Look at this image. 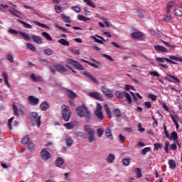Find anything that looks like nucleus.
I'll return each instance as SVG.
<instances>
[{
	"label": "nucleus",
	"instance_id": "864d4df0",
	"mask_svg": "<svg viewBox=\"0 0 182 182\" xmlns=\"http://www.w3.org/2000/svg\"><path fill=\"white\" fill-rule=\"evenodd\" d=\"M102 58H105V59H107V60H109V62H113L114 60L113 59V58H112V56L107 55V54H102Z\"/></svg>",
	"mask_w": 182,
	"mask_h": 182
},
{
	"label": "nucleus",
	"instance_id": "c756f323",
	"mask_svg": "<svg viewBox=\"0 0 182 182\" xmlns=\"http://www.w3.org/2000/svg\"><path fill=\"white\" fill-rule=\"evenodd\" d=\"M126 93L125 91L121 92V91H116L115 92V96L118 97L119 99H123L124 97V94Z\"/></svg>",
	"mask_w": 182,
	"mask_h": 182
},
{
	"label": "nucleus",
	"instance_id": "58836bf2",
	"mask_svg": "<svg viewBox=\"0 0 182 182\" xmlns=\"http://www.w3.org/2000/svg\"><path fill=\"white\" fill-rule=\"evenodd\" d=\"M113 115L115 117H120V116H122V112L120 111V109L116 108L114 112H113Z\"/></svg>",
	"mask_w": 182,
	"mask_h": 182
},
{
	"label": "nucleus",
	"instance_id": "6e6552de",
	"mask_svg": "<svg viewBox=\"0 0 182 182\" xmlns=\"http://www.w3.org/2000/svg\"><path fill=\"white\" fill-rule=\"evenodd\" d=\"M102 109H103V106H102L100 104H97V108L95 111V116L100 119L103 120L105 119V117L103 116V112H102Z\"/></svg>",
	"mask_w": 182,
	"mask_h": 182
},
{
	"label": "nucleus",
	"instance_id": "6ab92c4d",
	"mask_svg": "<svg viewBox=\"0 0 182 182\" xmlns=\"http://www.w3.org/2000/svg\"><path fill=\"white\" fill-rule=\"evenodd\" d=\"M105 135L109 140H113V134H112V129H110V127L106 128Z\"/></svg>",
	"mask_w": 182,
	"mask_h": 182
},
{
	"label": "nucleus",
	"instance_id": "2f4dec72",
	"mask_svg": "<svg viewBox=\"0 0 182 182\" xmlns=\"http://www.w3.org/2000/svg\"><path fill=\"white\" fill-rule=\"evenodd\" d=\"M115 159H116V156H114L113 154H109L108 157L106 159V161H107V163H113Z\"/></svg>",
	"mask_w": 182,
	"mask_h": 182
},
{
	"label": "nucleus",
	"instance_id": "ddd939ff",
	"mask_svg": "<svg viewBox=\"0 0 182 182\" xmlns=\"http://www.w3.org/2000/svg\"><path fill=\"white\" fill-rule=\"evenodd\" d=\"M82 75H84L85 77H87L89 80H91V82H93V83H95V85H99V80H97V79H96V77L92 75L90 73H87V71H84L82 73Z\"/></svg>",
	"mask_w": 182,
	"mask_h": 182
},
{
	"label": "nucleus",
	"instance_id": "f3484780",
	"mask_svg": "<svg viewBox=\"0 0 182 182\" xmlns=\"http://www.w3.org/2000/svg\"><path fill=\"white\" fill-rule=\"evenodd\" d=\"M31 39L33 41V42H35V43H37V45H41L43 42L42 41V38L36 35L31 36Z\"/></svg>",
	"mask_w": 182,
	"mask_h": 182
},
{
	"label": "nucleus",
	"instance_id": "f8f14e48",
	"mask_svg": "<svg viewBox=\"0 0 182 182\" xmlns=\"http://www.w3.org/2000/svg\"><path fill=\"white\" fill-rule=\"evenodd\" d=\"M27 99L31 106H37V105H39V98H36L33 95L28 96Z\"/></svg>",
	"mask_w": 182,
	"mask_h": 182
},
{
	"label": "nucleus",
	"instance_id": "a878e982",
	"mask_svg": "<svg viewBox=\"0 0 182 182\" xmlns=\"http://www.w3.org/2000/svg\"><path fill=\"white\" fill-rule=\"evenodd\" d=\"M31 79H32L33 82H42V77L36 76L35 74H31Z\"/></svg>",
	"mask_w": 182,
	"mask_h": 182
},
{
	"label": "nucleus",
	"instance_id": "09e8293b",
	"mask_svg": "<svg viewBox=\"0 0 182 182\" xmlns=\"http://www.w3.org/2000/svg\"><path fill=\"white\" fill-rule=\"evenodd\" d=\"M9 12H10V14H11V15H14V16H16V18H19V14H20V12L18 11L16 9H14V11L9 9ZM16 12H18V14Z\"/></svg>",
	"mask_w": 182,
	"mask_h": 182
},
{
	"label": "nucleus",
	"instance_id": "c85d7f7f",
	"mask_svg": "<svg viewBox=\"0 0 182 182\" xmlns=\"http://www.w3.org/2000/svg\"><path fill=\"white\" fill-rule=\"evenodd\" d=\"M65 144L68 147H71L73 144V139L72 137H67L65 139Z\"/></svg>",
	"mask_w": 182,
	"mask_h": 182
},
{
	"label": "nucleus",
	"instance_id": "c9c22d12",
	"mask_svg": "<svg viewBox=\"0 0 182 182\" xmlns=\"http://www.w3.org/2000/svg\"><path fill=\"white\" fill-rule=\"evenodd\" d=\"M124 97L126 98L128 105H132V97L130 96V94L125 92V94H124Z\"/></svg>",
	"mask_w": 182,
	"mask_h": 182
},
{
	"label": "nucleus",
	"instance_id": "aec40b11",
	"mask_svg": "<svg viewBox=\"0 0 182 182\" xmlns=\"http://www.w3.org/2000/svg\"><path fill=\"white\" fill-rule=\"evenodd\" d=\"M66 95L69 99H75V97H77V95H76V93H75V92H73L70 90H66Z\"/></svg>",
	"mask_w": 182,
	"mask_h": 182
},
{
	"label": "nucleus",
	"instance_id": "423d86ee",
	"mask_svg": "<svg viewBox=\"0 0 182 182\" xmlns=\"http://www.w3.org/2000/svg\"><path fill=\"white\" fill-rule=\"evenodd\" d=\"M89 124H85L84 126V130L85 132H87L88 134V141L89 143H92V141H95L96 140V136H95V129L90 128Z\"/></svg>",
	"mask_w": 182,
	"mask_h": 182
},
{
	"label": "nucleus",
	"instance_id": "a211bd4d",
	"mask_svg": "<svg viewBox=\"0 0 182 182\" xmlns=\"http://www.w3.org/2000/svg\"><path fill=\"white\" fill-rule=\"evenodd\" d=\"M54 68L55 69V70H57V72H67L68 70H66V68H65V66H63L62 64H58L56 65H54Z\"/></svg>",
	"mask_w": 182,
	"mask_h": 182
},
{
	"label": "nucleus",
	"instance_id": "4c0bfd02",
	"mask_svg": "<svg viewBox=\"0 0 182 182\" xmlns=\"http://www.w3.org/2000/svg\"><path fill=\"white\" fill-rule=\"evenodd\" d=\"M59 43H61V45H63V46H69L70 43L69 41H66L64 38H60V40H58Z\"/></svg>",
	"mask_w": 182,
	"mask_h": 182
},
{
	"label": "nucleus",
	"instance_id": "4d7b16f0",
	"mask_svg": "<svg viewBox=\"0 0 182 182\" xmlns=\"http://www.w3.org/2000/svg\"><path fill=\"white\" fill-rule=\"evenodd\" d=\"M71 9H73V11H74V12H76L77 14H79V12H80V11H82L80 7H79L77 6H71Z\"/></svg>",
	"mask_w": 182,
	"mask_h": 182
},
{
	"label": "nucleus",
	"instance_id": "5fc2aeb1",
	"mask_svg": "<svg viewBox=\"0 0 182 182\" xmlns=\"http://www.w3.org/2000/svg\"><path fill=\"white\" fill-rule=\"evenodd\" d=\"M29 141V136L26 135L24 138L21 139L22 144H28Z\"/></svg>",
	"mask_w": 182,
	"mask_h": 182
},
{
	"label": "nucleus",
	"instance_id": "13d9d810",
	"mask_svg": "<svg viewBox=\"0 0 182 182\" xmlns=\"http://www.w3.org/2000/svg\"><path fill=\"white\" fill-rule=\"evenodd\" d=\"M112 45H113V46H114V48H117L118 49H126V48H124L122 46H119V44H117L116 42L112 41Z\"/></svg>",
	"mask_w": 182,
	"mask_h": 182
},
{
	"label": "nucleus",
	"instance_id": "69168bd1",
	"mask_svg": "<svg viewBox=\"0 0 182 182\" xmlns=\"http://www.w3.org/2000/svg\"><path fill=\"white\" fill-rule=\"evenodd\" d=\"M54 8L57 14H60V12H62V7H60V6L55 5Z\"/></svg>",
	"mask_w": 182,
	"mask_h": 182
},
{
	"label": "nucleus",
	"instance_id": "ea45409f",
	"mask_svg": "<svg viewBox=\"0 0 182 182\" xmlns=\"http://www.w3.org/2000/svg\"><path fill=\"white\" fill-rule=\"evenodd\" d=\"M136 174V178H140L143 177V173H141V169L140 168H136L135 169Z\"/></svg>",
	"mask_w": 182,
	"mask_h": 182
},
{
	"label": "nucleus",
	"instance_id": "e433bc0d",
	"mask_svg": "<svg viewBox=\"0 0 182 182\" xmlns=\"http://www.w3.org/2000/svg\"><path fill=\"white\" fill-rule=\"evenodd\" d=\"M20 23H22L23 26L26 28V29H32V26L23 21L19 20Z\"/></svg>",
	"mask_w": 182,
	"mask_h": 182
},
{
	"label": "nucleus",
	"instance_id": "3c124183",
	"mask_svg": "<svg viewBox=\"0 0 182 182\" xmlns=\"http://www.w3.org/2000/svg\"><path fill=\"white\" fill-rule=\"evenodd\" d=\"M170 139H173V140L177 141V139H178V135L176 132H173L171 134Z\"/></svg>",
	"mask_w": 182,
	"mask_h": 182
},
{
	"label": "nucleus",
	"instance_id": "9d476101",
	"mask_svg": "<svg viewBox=\"0 0 182 182\" xmlns=\"http://www.w3.org/2000/svg\"><path fill=\"white\" fill-rule=\"evenodd\" d=\"M41 157L42 160H44V161H46V160H49L50 159V153L48 151V149L46 148H43L41 151Z\"/></svg>",
	"mask_w": 182,
	"mask_h": 182
},
{
	"label": "nucleus",
	"instance_id": "e2e57ef3",
	"mask_svg": "<svg viewBox=\"0 0 182 182\" xmlns=\"http://www.w3.org/2000/svg\"><path fill=\"white\" fill-rule=\"evenodd\" d=\"M148 151H150V147H146L143 149L141 151V154H142V156H144V154H147Z\"/></svg>",
	"mask_w": 182,
	"mask_h": 182
},
{
	"label": "nucleus",
	"instance_id": "4be33fe9",
	"mask_svg": "<svg viewBox=\"0 0 182 182\" xmlns=\"http://www.w3.org/2000/svg\"><path fill=\"white\" fill-rule=\"evenodd\" d=\"M131 36L135 39H140V38L143 36V33L140 31H135L131 34Z\"/></svg>",
	"mask_w": 182,
	"mask_h": 182
},
{
	"label": "nucleus",
	"instance_id": "49530a36",
	"mask_svg": "<svg viewBox=\"0 0 182 182\" xmlns=\"http://www.w3.org/2000/svg\"><path fill=\"white\" fill-rule=\"evenodd\" d=\"M56 28L58 29H60V31H62L63 32H65L66 33H69V31H68V28H63L62 26L59 25L58 23L55 24Z\"/></svg>",
	"mask_w": 182,
	"mask_h": 182
},
{
	"label": "nucleus",
	"instance_id": "774afa93",
	"mask_svg": "<svg viewBox=\"0 0 182 182\" xmlns=\"http://www.w3.org/2000/svg\"><path fill=\"white\" fill-rule=\"evenodd\" d=\"M76 136H77V137H81V139H85V133L82 132H77Z\"/></svg>",
	"mask_w": 182,
	"mask_h": 182
},
{
	"label": "nucleus",
	"instance_id": "680f3d73",
	"mask_svg": "<svg viewBox=\"0 0 182 182\" xmlns=\"http://www.w3.org/2000/svg\"><path fill=\"white\" fill-rule=\"evenodd\" d=\"M175 16H182V11L178 9H174Z\"/></svg>",
	"mask_w": 182,
	"mask_h": 182
},
{
	"label": "nucleus",
	"instance_id": "a19ab883",
	"mask_svg": "<svg viewBox=\"0 0 182 182\" xmlns=\"http://www.w3.org/2000/svg\"><path fill=\"white\" fill-rule=\"evenodd\" d=\"M83 2L87 3V5L91 6V8H96V4H95L92 0H83Z\"/></svg>",
	"mask_w": 182,
	"mask_h": 182
},
{
	"label": "nucleus",
	"instance_id": "f704fd0d",
	"mask_svg": "<svg viewBox=\"0 0 182 182\" xmlns=\"http://www.w3.org/2000/svg\"><path fill=\"white\" fill-rule=\"evenodd\" d=\"M43 53L47 56H50L51 55H53V50L50 48H46L43 50Z\"/></svg>",
	"mask_w": 182,
	"mask_h": 182
},
{
	"label": "nucleus",
	"instance_id": "37998d69",
	"mask_svg": "<svg viewBox=\"0 0 182 182\" xmlns=\"http://www.w3.org/2000/svg\"><path fill=\"white\" fill-rule=\"evenodd\" d=\"M64 127H66V129H73L75 127V123L73 122H68L63 124Z\"/></svg>",
	"mask_w": 182,
	"mask_h": 182
},
{
	"label": "nucleus",
	"instance_id": "79ce46f5",
	"mask_svg": "<svg viewBox=\"0 0 182 182\" xmlns=\"http://www.w3.org/2000/svg\"><path fill=\"white\" fill-rule=\"evenodd\" d=\"M26 46H27V48H28V49H30V50H32V52L36 51V47H35V46H33V44H32L31 43H27Z\"/></svg>",
	"mask_w": 182,
	"mask_h": 182
},
{
	"label": "nucleus",
	"instance_id": "f03ea898",
	"mask_svg": "<svg viewBox=\"0 0 182 182\" xmlns=\"http://www.w3.org/2000/svg\"><path fill=\"white\" fill-rule=\"evenodd\" d=\"M75 113L78 117H84L85 122L89 123L92 120V112L85 105L75 107Z\"/></svg>",
	"mask_w": 182,
	"mask_h": 182
},
{
	"label": "nucleus",
	"instance_id": "39448f33",
	"mask_svg": "<svg viewBox=\"0 0 182 182\" xmlns=\"http://www.w3.org/2000/svg\"><path fill=\"white\" fill-rule=\"evenodd\" d=\"M61 109L63 120H65V122H69V120H70V117L72 116V111H70V108H69L66 105H62Z\"/></svg>",
	"mask_w": 182,
	"mask_h": 182
},
{
	"label": "nucleus",
	"instance_id": "1a4fd4ad",
	"mask_svg": "<svg viewBox=\"0 0 182 182\" xmlns=\"http://www.w3.org/2000/svg\"><path fill=\"white\" fill-rule=\"evenodd\" d=\"M101 92H102L103 95H105V96H107V97H109V99L113 98V92H112L110 89L107 88V87H101Z\"/></svg>",
	"mask_w": 182,
	"mask_h": 182
},
{
	"label": "nucleus",
	"instance_id": "2eb2a0df",
	"mask_svg": "<svg viewBox=\"0 0 182 182\" xmlns=\"http://www.w3.org/2000/svg\"><path fill=\"white\" fill-rule=\"evenodd\" d=\"M13 111L14 116H16V117H19V114H21V116H23V110L18 109V106H16V105L15 104H13Z\"/></svg>",
	"mask_w": 182,
	"mask_h": 182
},
{
	"label": "nucleus",
	"instance_id": "6e6d98bb",
	"mask_svg": "<svg viewBox=\"0 0 182 182\" xmlns=\"http://www.w3.org/2000/svg\"><path fill=\"white\" fill-rule=\"evenodd\" d=\"M97 133L98 137H102V136H103V134L105 133V130H103V129L102 128H98L97 129Z\"/></svg>",
	"mask_w": 182,
	"mask_h": 182
},
{
	"label": "nucleus",
	"instance_id": "393cba45",
	"mask_svg": "<svg viewBox=\"0 0 182 182\" xmlns=\"http://www.w3.org/2000/svg\"><path fill=\"white\" fill-rule=\"evenodd\" d=\"M2 77H4V83L6 85L7 87H11V85H9V82H8V74L6 72L4 71L2 73Z\"/></svg>",
	"mask_w": 182,
	"mask_h": 182
},
{
	"label": "nucleus",
	"instance_id": "f257e3e1",
	"mask_svg": "<svg viewBox=\"0 0 182 182\" xmlns=\"http://www.w3.org/2000/svg\"><path fill=\"white\" fill-rule=\"evenodd\" d=\"M75 113L78 117H84L85 122L89 123L92 120V112L85 105L75 107Z\"/></svg>",
	"mask_w": 182,
	"mask_h": 182
},
{
	"label": "nucleus",
	"instance_id": "b1692460",
	"mask_svg": "<svg viewBox=\"0 0 182 182\" xmlns=\"http://www.w3.org/2000/svg\"><path fill=\"white\" fill-rule=\"evenodd\" d=\"M170 117L172 119L173 123L175 124V126H176V129H178V127H180L178 126V122H177V120H178V116L173 115V114H171Z\"/></svg>",
	"mask_w": 182,
	"mask_h": 182
},
{
	"label": "nucleus",
	"instance_id": "4468645a",
	"mask_svg": "<svg viewBox=\"0 0 182 182\" xmlns=\"http://www.w3.org/2000/svg\"><path fill=\"white\" fill-rule=\"evenodd\" d=\"M31 117L35 120L37 127H41V117L38 114V112H32Z\"/></svg>",
	"mask_w": 182,
	"mask_h": 182
},
{
	"label": "nucleus",
	"instance_id": "412c9836",
	"mask_svg": "<svg viewBox=\"0 0 182 182\" xmlns=\"http://www.w3.org/2000/svg\"><path fill=\"white\" fill-rule=\"evenodd\" d=\"M173 6H176V3L174 1H169L167 5H166V13L167 14H170V12L171 11V8H173Z\"/></svg>",
	"mask_w": 182,
	"mask_h": 182
},
{
	"label": "nucleus",
	"instance_id": "0e129e2a",
	"mask_svg": "<svg viewBox=\"0 0 182 182\" xmlns=\"http://www.w3.org/2000/svg\"><path fill=\"white\" fill-rule=\"evenodd\" d=\"M8 32H9V33H11V35H17V33H18V35H19V32H21V31H18L15 29L11 28L8 31Z\"/></svg>",
	"mask_w": 182,
	"mask_h": 182
},
{
	"label": "nucleus",
	"instance_id": "8fccbe9b",
	"mask_svg": "<svg viewBox=\"0 0 182 182\" xmlns=\"http://www.w3.org/2000/svg\"><path fill=\"white\" fill-rule=\"evenodd\" d=\"M123 166H129L130 164V158H125L122 161Z\"/></svg>",
	"mask_w": 182,
	"mask_h": 182
},
{
	"label": "nucleus",
	"instance_id": "cd10ccee",
	"mask_svg": "<svg viewBox=\"0 0 182 182\" xmlns=\"http://www.w3.org/2000/svg\"><path fill=\"white\" fill-rule=\"evenodd\" d=\"M168 165L169 168H171L172 170L176 169V168L177 167V165L176 164V161H174L173 159L168 160Z\"/></svg>",
	"mask_w": 182,
	"mask_h": 182
},
{
	"label": "nucleus",
	"instance_id": "bb28decb",
	"mask_svg": "<svg viewBox=\"0 0 182 182\" xmlns=\"http://www.w3.org/2000/svg\"><path fill=\"white\" fill-rule=\"evenodd\" d=\"M104 107L105 109V113L107 114L109 119H112V111H110V108H109L107 104L104 105Z\"/></svg>",
	"mask_w": 182,
	"mask_h": 182
},
{
	"label": "nucleus",
	"instance_id": "7c9ffc66",
	"mask_svg": "<svg viewBox=\"0 0 182 182\" xmlns=\"http://www.w3.org/2000/svg\"><path fill=\"white\" fill-rule=\"evenodd\" d=\"M40 107L41 110H48V109L49 108V104L47 102H44L40 105Z\"/></svg>",
	"mask_w": 182,
	"mask_h": 182
},
{
	"label": "nucleus",
	"instance_id": "5701e85b",
	"mask_svg": "<svg viewBox=\"0 0 182 182\" xmlns=\"http://www.w3.org/2000/svg\"><path fill=\"white\" fill-rule=\"evenodd\" d=\"M64 164H65V160H63L62 157H58L55 160V164L57 167H62V166H63Z\"/></svg>",
	"mask_w": 182,
	"mask_h": 182
},
{
	"label": "nucleus",
	"instance_id": "9b49d317",
	"mask_svg": "<svg viewBox=\"0 0 182 182\" xmlns=\"http://www.w3.org/2000/svg\"><path fill=\"white\" fill-rule=\"evenodd\" d=\"M90 97H92V99H95V100H100V102H103V97L100 95V92H92L88 94Z\"/></svg>",
	"mask_w": 182,
	"mask_h": 182
},
{
	"label": "nucleus",
	"instance_id": "a18cd8bd",
	"mask_svg": "<svg viewBox=\"0 0 182 182\" xmlns=\"http://www.w3.org/2000/svg\"><path fill=\"white\" fill-rule=\"evenodd\" d=\"M6 59L9 60L10 63H14V62H15V60H14V56H12V55L9 53L6 55Z\"/></svg>",
	"mask_w": 182,
	"mask_h": 182
},
{
	"label": "nucleus",
	"instance_id": "052dcab7",
	"mask_svg": "<svg viewBox=\"0 0 182 182\" xmlns=\"http://www.w3.org/2000/svg\"><path fill=\"white\" fill-rule=\"evenodd\" d=\"M172 19V17L171 15H166V16H164V18L162 19V21L164 22H168V21H171Z\"/></svg>",
	"mask_w": 182,
	"mask_h": 182
},
{
	"label": "nucleus",
	"instance_id": "de8ad7c7",
	"mask_svg": "<svg viewBox=\"0 0 182 182\" xmlns=\"http://www.w3.org/2000/svg\"><path fill=\"white\" fill-rule=\"evenodd\" d=\"M169 58L172 60H176L177 62H181L182 63V58L177 57L176 55H170Z\"/></svg>",
	"mask_w": 182,
	"mask_h": 182
},
{
	"label": "nucleus",
	"instance_id": "473e14b6",
	"mask_svg": "<svg viewBox=\"0 0 182 182\" xmlns=\"http://www.w3.org/2000/svg\"><path fill=\"white\" fill-rule=\"evenodd\" d=\"M19 35H20V36L23 37V39H24V41H31V37H29L28 35L26 34V33L20 31Z\"/></svg>",
	"mask_w": 182,
	"mask_h": 182
},
{
	"label": "nucleus",
	"instance_id": "7ed1b4c3",
	"mask_svg": "<svg viewBox=\"0 0 182 182\" xmlns=\"http://www.w3.org/2000/svg\"><path fill=\"white\" fill-rule=\"evenodd\" d=\"M75 113L78 117H84L85 122L89 123L92 120V112L85 105L75 107Z\"/></svg>",
	"mask_w": 182,
	"mask_h": 182
},
{
	"label": "nucleus",
	"instance_id": "72a5a7b5",
	"mask_svg": "<svg viewBox=\"0 0 182 182\" xmlns=\"http://www.w3.org/2000/svg\"><path fill=\"white\" fill-rule=\"evenodd\" d=\"M33 23H34V25H36V26H39L40 28H46V29H49V27H48L46 24L41 23L38 21H33Z\"/></svg>",
	"mask_w": 182,
	"mask_h": 182
},
{
	"label": "nucleus",
	"instance_id": "603ef678",
	"mask_svg": "<svg viewBox=\"0 0 182 182\" xmlns=\"http://www.w3.org/2000/svg\"><path fill=\"white\" fill-rule=\"evenodd\" d=\"M62 18H63L64 22H66L67 23H70V22H72L70 21V17H68V16H65V14L62 15Z\"/></svg>",
	"mask_w": 182,
	"mask_h": 182
},
{
	"label": "nucleus",
	"instance_id": "dca6fc26",
	"mask_svg": "<svg viewBox=\"0 0 182 182\" xmlns=\"http://www.w3.org/2000/svg\"><path fill=\"white\" fill-rule=\"evenodd\" d=\"M168 77H166V80H168V82H173V83H180L181 81L180 79L177 78V77H175L174 75H168Z\"/></svg>",
	"mask_w": 182,
	"mask_h": 182
},
{
	"label": "nucleus",
	"instance_id": "338daca9",
	"mask_svg": "<svg viewBox=\"0 0 182 182\" xmlns=\"http://www.w3.org/2000/svg\"><path fill=\"white\" fill-rule=\"evenodd\" d=\"M90 66H92V68H95L97 69L99 66H100V63L96 62L95 63H90Z\"/></svg>",
	"mask_w": 182,
	"mask_h": 182
},
{
	"label": "nucleus",
	"instance_id": "0eeeda50",
	"mask_svg": "<svg viewBox=\"0 0 182 182\" xmlns=\"http://www.w3.org/2000/svg\"><path fill=\"white\" fill-rule=\"evenodd\" d=\"M68 65H72L73 66H74L75 69H76L77 70H85V67H83V65H82L77 61H75L72 59H68Z\"/></svg>",
	"mask_w": 182,
	"mask_h": 182
},
{
	"label": "nucleus",
	"instance_id": "c03bdc74",
	"mask_svg": "<svg viewBox=\"0 0 182 182\" xmlns=\"http://www.w3.org/2000/svg\"><path fill=\"white\" fill-rule=\"evenodd\" d=\"M41 35H42V36L46 38V39L47 41H52V36H50V35L49 33H48L47 32H42Z\"/></svg>",
	"mask_w": 182,
	"mask_h": 182
},
{
	"label": "nucleus",
	"instance_id": "bf43d9fd",
	"mask_svg": "<svg viewBox=\"0 0 182 182\" xmlns=\"http://www.w3.org/2000/svg\"><path fill=\"white\" fill-rule=\"evenodd\" d=\"M14 119H15V117H12L8 120V126L10 130H12V122H14Z\"/></svg>",
	"mask_w": 182,
	"mask_h": 182
},
{
	"label": "nucleus",
	"instance_id": "20e7f679",
	"mask_svg": "<svg viewBox=\"0 0 182 182\" xmlns=\"http://www.w3.org/2000/svg\"><path fill=\"white\" fill-rule=\"evenodd\" d=\"M75 113L78 117H84L85 122L89 123L92 120V112L85 105L75 107Z\"/></svg>",
	"mask_w": 182,
	"mask_h": 182
}]
</instances>
